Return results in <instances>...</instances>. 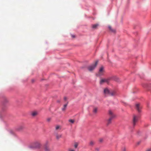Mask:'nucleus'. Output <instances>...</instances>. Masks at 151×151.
I'll return each instance as SVG.
<instances>
[{"label": "nucleus", "mask_w": 151, "mask_h": 151, "mask_svg": "<svg viewBox=\"0 0 151 151\" xmlns=\"http://www.w3.org/2000/svg\"><path fill=\"white\" fill-rule=\"evenodd\" d=\"M98 111V109L97 107H95L93 108V112L94 114H96Z\"/></svg>", "instance_id": "nucleus-10"}, {"label": "nucleus", "mask_w": 151, "mask_h": 151, "mask_svg": "<svg viewBox=\"0 0 151 151\" xmlns=\"http://www.w3.org/2000/svg\"><path fill=\"white\" fill-rule=\"evenodd\" d=\"M111 79V78L110 77L106 78L101 79L100 81V83L101 84H102L104 83H106L108 84L109 83Z\"/></svg>", "instance_id": "nucleus-2"}, {"label": "nucleus", "mask_w": 151, "mask_h": 151, "mask_svg": "<svg viewBox=\"0 0 151 151\" xmlns=\"http://www.w3.org/2000/svg\"><path fill=\"white\" fill-rule=\"evenodd\" d=\"M115 94V92L114 91H113L111 92H110V93L109 94V95L111 96H114Z\"/></svg>", "instance_id": "nucleus-20"}, {"label": "nucleus", "mask_w": 151, "mask_h": 151, "mask_svg": "<svg viewBox=\"0 0 151 151\" xmlns=\"http://www.w3.org/2000/svg\"><path fill=\"white\" fill-rule=\"evenodd\" d=\"M49 147L48 142L46 141L43 146V148L45 151H50V149Z\"/></svg>", "instance_id": "nucleus-4"}, {"label": "nucleus", "mask_w": 151, "mask_h": 151, "mask_svg": "<svg viewBox=\"0 0 151 151\" xmlns=\"http://www.w3.org/2000/svg\"><path fill=\"white\" fill-rule=\"evenodd\" d=\"M68 121H69V122H71L72 123H74V120H72V119H69L68 120Z\"/></svg>", "instance_id": "nucleus-21"}, {"label": "nucleus", "mask_w": 151, "mask_h": 151, "mask_svg": "<svg viewBox=\"0 0 151 151\" xmlns=\"http://www.w3.org/2000/svg\"><path fill=\"white\" fill-rule=\"evenodd\" d=\"M109 29L112 32L114 33H115L116 30L115 29H113L111 28V27L110 26H109Z\"/></svg>", "instance_id": "nucleus-14"}, {"label": "nucleus", "mask_w": 151, "mask_h": 151, "mask_svg": "<svg viewBox=\"0 0 151 151\" xmlns=\"http://www.w3.org/2000/svg\"><path fill=\"white\" fill-rule=\"evenodd\" d=\"M60 128V127L59 126H57L55 127V129L57 130Z\"/></svg>", "instance_id": "nucleus-22"}, {"label": "nucleus", "mask_w": 151, "mask_h": 151, "mask_svg": "<svg viewBox=\"0 0 151 151\" xmlns=\"http://www.w3.org/2000/svg\"><path fill=\"white\" fill-rule=\"evenodd\" d=\"M104 72V68L102 66L99 69V72L98 74H97V75L99 76H101L103 75Z\"/></svg>", "instance_id": "nucleus-6"}, {"label": "nucleus", "mask_w": 151, "mask_h": 151, "mask_svg": "<svg viewBox=\"0 0 151 151\" xmlns=\"http://www.w3.org/2000/svg\"><path fill=\"white\" fill-rule=\"evenodd\" d=\"M99 150V149L98 148H96V151H98Z\"/></svg>", "instance_id": "nucleus-29"}, {"label": "nucleus", "mask_w": 151, "mask_h": 151, "mask_svg": "<svg viewBox=\"0 0 151 151\" xmlns=\"http://www.w3.org/2000/svg\"><path fill=\"white\" fill-rule=\"evenodd\" d=\"M67 104H65L64 105V107L63 108H62V110L63 111H65L66 109V108L67 106Z\"/></svg>", "instance_id": "nucleus-17"}, {"label": "nucleus", "mask_w": 151, "mask_h": 151, "mask_svg": "<svg viewBox=\"0 0 151 151\" xmlns=\"http://www.w3.org/2000/svg\"><path fill=\"white\" fill-rule=\"evenodd\" d=\"M104 93L106 95H109L110 92L108 88H106L104 90Z\"/></svg>", "instance_id": "nucleus-9"}, {"label": "nucleus", "mask_w": 151, "mask_h": 151, "mask_svg": "<svg viewBox=\"0 0 151 151\" xmlns=\"http://www.w3.org/2000/svg\"><path fill=\"white\" fill-rule=\"evenodd\" d=\"M103 140V139H100V140H99V141H100V142H102Z\"/></svg>", "instance_id": "nucleus-26"}, {"label": "nucleus", "mask_w": 151, "mask_h": 151, "mask_svg": "<svg viewBox=\"0 0 151 151\" xmlns=\"http://www.w3.org/2000/svg\"><path fill=\"white\" fill-rule=\"evenodd\" d=\"M33 145L35 147L37 148H40L41 147V144L40 142L36 141L33 143Z\"/></svg>", "instance_id": "nucleus-5"}, {"label": "nucleus", "mask_w": 151, "mask_h": 151, "mask_svg": "<svg viewBox=\"0 0 151 151\" xmlns=\"http://www.w3.org/2000/svg\"><path fill=\"white\" fill-rule=\"evenodd\" d=\"M23 128V127L22 126H20L18 128V130H20L21 129H22Z\"/></svg>", "instance_id": "nucleus-24"}, {"label": "nucleus", "mask_w": 151, "mask_h": 151, "mask_svg": "<svg viewBox=\"0 0 151 151\" xmlns=\"http://www.w3.org/2000/svg\"><path fill=\"white\" fill-rule=\"evenodd\" d=\"M51 118H48L47 119V122H49L51 121Z\"/></svg>", "instance_id": "nucleus-23"}, {"label": "nucleus", "mask_w": 151, "mask_h": 151, "mask_svg": "<svg viewBox=\"0 0 151 151\" xmlns=\"http://www.w3.org/2000/svg\"><path fill=\"white\" fill-rule=\"evenodd\" d=\"M95 144V142L93 141H91L90 142L89 144L91 146H93Z\"/></svg>", "instance_id": "nucleus-13"}, {"label": "nucleus", "mask_w": 151, "mask_h": 151, "mask_svg": "<svg viewBox=\"0 0 151 151\" xmlns=\"http://www.w3.org/2000/svg\"><path fill=\"white\" fill-rule=\"evenodd\" d=\"M37 114V113L36 112L34 111L32 113V115L33 116H36Z\"/></svg>", "instance_id": "nucleus-18"}, {"label": "nucleus", "mask_w": 151, "mask_h": 151, "mask_svg": "<svg viewBox=\"0 0 151 151\" xmlns=\"http://www.w3.org/2000/svg\"><path fill=\"white\" fill-rule=\"evenodd\" d=\"M62 135L60 134H57L56 135V138L57 139H59L62 137Z\"/></svg>", "instance_id": "nucleus-12"}, {"label": "nucleus", "mask_w": 151, "mask_h": 151, "mask_svg": "<svg viewBox=\"0 0 151 151\" xmlns=\"http://www.w3.org/2000/svg\"><path fill=\"white\" fill-rule=\"evenodd\" d=\"M57 102H60V101H57Z\"/></svg>", "instance_id": "nucleus-31"}, {"label": "nucleus", "mask_w": 151, "mask_h": 151, "mask_svg": "<svg viewBox=\"0 0 151 151\" xmlns=\"http://www.w3.org/2000/svg\"><path fill=\"white\" fill-rule=\"evenodd\" d=\"M151 151V149H148L146 151Z\"/></svg>", "instance_id": "nucleus-28"}, {"label": "nucleus", "mask_w": 151, "mask_h": 151, "mask_svg": "<svg viewBox=\"0 0 151 151\" xmlns=\"http://www.w3.org/2000/svg\"><path fill=\"white\" fill-rule=\"evenodd\" d=\"M109 114L110 116V118L107 121V125L111 124L112 119L115 116V115L113 114V112L110 110L109 111Z\"/></svg>", "instance_id": "nucleus-1"}, {"label": "nucleus", "mask_w": 151, "mask_h": 151, "mask_svg": "<svg viewBox=\"0 0 151 151\" xmlns=\"http://www.w3.org/2000/svg\"><path fill=\"white\" fill-rule=\"evenodd\" d=\"M98 63V61H96L95 64H94L92 65L89 66L88 68V69L89 71H92L97 66Z\"/></svg>", "instance_id": "nucleus-3"}, {"label": "nucleus", "mask_w": 151, "mask_h": 151, "mask_svg": "<svg viewBox=\"0 0 151 151\" xmlns=\"http://www.w3.org/2000/svg\"><path fill=\"white\" fill-rule=\"evenodd\" d=\"M68 151H75V150L72 147H70L68 149Z\"/></svg>", "instance_id": "nucleus-16"}, {"label": "nucleus", "mask_w": 151, "mask_h": 151, "mask_svg": "<svg viewBox=\"0 0 151 151\" xmlns=\"http://www.w3.org/2000/svg\"><path fill=\"white\" fill-rule=\"evenodd\" d=\"M72 37L73 38L75 37V36L74 35H72Z\"/></svg>", "instance_id": "nucleus-30"}, {"label": "nucleus", "mask_w": 151, "mask_h": 151, "mask_svg": "<svg viewBox=\"0 0 151 151\" xmlns=\"http://www.w3.org/2000/svg\"><path fill=\"white\" fill-rule=\"evenodd\" d=\"M109 29L112 32L114 33H115L116 30L115 29H113L111 28V27L110 26H109Z\"/></svg>", "instance_id": "nucleus-15"}, {"label": "nucleus", "mask_w": 151, "mask_h": 151, "mask_svg": "<svg viewBox=\"0 0 151 151\" xmlns=\"http://www.w3.org/2000/svg\"><path fill=\"white\" fill-rule=\"evenodd\" d=\"M67 99V98L66 97H64V100H65V101H66Z\"/></svg>", "instance_id": "nucleus-27"}, {"label": "nucleus", "mask_w": 151, "mask_h": 151, "mask_svg": "<svg viewBox=\"0 0 151 151\" xmlns=\"http://www.w3.org/2000/svg\"><path fill=\"white\" fill-rule=\"evenodd\" d=\"M138 117L137 116L135 115H134L133 116V126H134L135 125L136 123L137 122L138 120Z\"/></svg>", "instance_id": "nucleus-7"}, {"label": "nucleus", "mask_w": 151, "mask_h": 151, "mask_svg": "<svg viewBox=\"0 0 151 151\" xmlns=\"http://www.w3.org/2000/svg\"><path fill=\"white\" fill-rule=\"evenodd\" d=\"M126 149L125 147H124L122 148V151H125Z\"/></svg>", "instance_id": "nucleus-25"}, {"label": "nucleus", "mask_w": 151, "mask_h": 151, "mask_svg": "<svg viewBox=\"0 0 151 151\" xmlns=\"http://www.w3.org/2000/svg\"><path fill=\"white\" fill-rule=\"evenodd\" d=\"M99 26V24H93L92 25V28L94 29H96L97 27Z\"/></svg>", "instance_id": "nucleus-11"}, {"label": "nucleus", "mask_w": 151, "mask_h": 151, "mask_svg": "<svg viewBox=\"0 0 151 151\" xmlns=\"http://www.w3.org/2000/svg\"><path fill=\"white\" fill-rule=\"evenodd\" d=\"M136 108L137 110L139 112L141 111V109L142 108V106L140 105V104H137L136 105Z\"/></svg>", "instance_id": "nucleus-8"}, {"label": "nucleus", "mask_w": 151, "mask_h": 151, "mask_svg": "<svg viewBox=\"0 0 151 151\" xmlns=\"http://www.w3.org/2000/svg\"><path fill=\"white\" fill-rule=\"evenodd\" d=\"M8 101V100H6V102H7Z\"/></svg>", "instance_id": "nucleus-32"}, {"label": "nucleus", "mask_w": 151, "mask_h": 151, "mask_svg": "<svg viewBox=\"0 0 151 151\" xmlns=\"http://www.w3.org/2000/svg\"><path fill=\"white\" fill-rule=\"evenodd\" d=\"M78 145V144L77 143H75L74 145V147L75 149H76Z\"/></svg>", "instance_id": "nucleus-19"}]
</instances>
